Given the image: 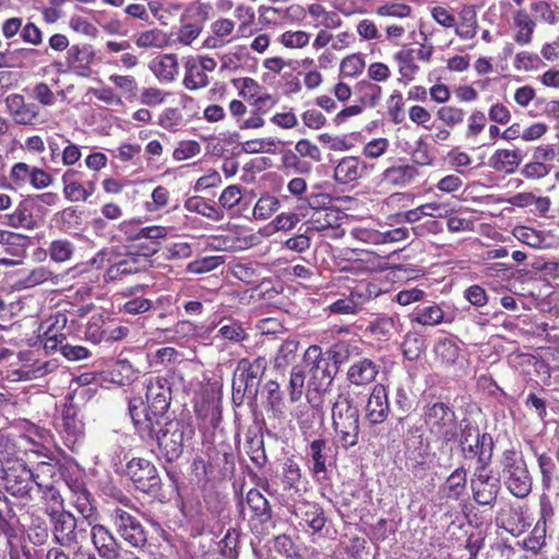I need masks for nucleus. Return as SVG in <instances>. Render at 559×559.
<instances>
[{
    "instance_id": "cd10ccee",
    "label": "nucleus",
    "mask_w": 559,
    "mask_h": 559,
    "mask_svg": "<svg viewBox=\"0 0 559 559\" xmlns=\"http://www.w3.org/2000/svg\"><path fill=\"white\" fill-rule=\"evenodd\" d=\"M443 310L436 304L419 305L412 314V321L421 325H437L442 322Z\"/></svg>"
},
{
    "instance_id": "473e14b6",
    "label": "nucleus",
    "mask_w": 559,
    "mask_h": 559,
    "mask_svg": "<svg viewBox=\"0 0 559 559\" xmlns=\"http://www.w3.org/2000/svg\"><path fill=\"white\" fill-rule=\"evenodd\" d=\"M418 171L412 165L392 166L384 170L383 179L392 185L405 186L409 183Z\"/></svg>"
},
{
    "instance_id": "ea45409f",
    "label": "nucleus",
    "mask_w": 559,
    "mask_h": 559,
    "mask_svg": "<svg viewBox=\"0 0 559 559\" xmlns=\"http://www.w3.org/2000/svg\"><path fill=\"white\" fill-rule=\"evenodd\" d=\"M299 342L296 340H286L283 342L274 358V367L276 369H283L292 364L296 357Z\"/></svg>"
},
{
    "instance_id": "5fc2aeb1",
    "label": "nucleus",
    "mask_w": 559,
    "mask_h": 559,
    "mask_svg": "<svg viewBox=\"0 0 559 559\" xmlns=\"http://www.w3.org/2000/svg\"><path fill=\"white\" fill-rule=\"evenodd\" d=\"M537 463L542 474V485L544 489L549 490L552 483V474L555 471V463L552 459L546 453L537 455Z\"/></svg>"
},
{
    "instance_id": "79ce46f5",
    "label": "nucleus",
    "mask_w": 559,
    "mask_h": 559,
    "mask_svg": "<svg viewBox=\"0 0 559 559\" xmlns=\"http://www.w3.org/2000/svg\"><path fill=\"white\" fill-rule=\"evenodd\" d=\"M305 379L306 374L304 369L300 366H294L292 368L288 382V395L292 403H296L301 399L304 394Z\"/></svg>"
},
{
    "instance_id": "a211bd4d",
    "label": "nucleus",
    "mask_w": 559,
    "mask_h": 559,
    "mask_svg": "<svg viewBox=\"0 0 559 559\" xmlns=\"http://www.w3.org/2000/svg\"><path fill=\"white\" fill-rule=\"evenodd\" d=\"M148 269L144 258H138L128 251L123 259L111 264L105 272L106 281H120L123 276L144 272Z\"/></svg>"
},
{
    "instance_id": "423d86ee",
    "label": "nucleus",
    "mask_w": 559,
    "mask_h": 559,
    "mask_svg": "<svg viewBox=\"0 0 559 559\" xmlns=\"http://www.w3.org/2000/svg\"><path fill=\"white\" fill-rule=\"evenodd\" d=\"M267 361L264 357H257L253 360L241 358L237 362L233 378V401L241 405L245 397L255 399L259 392V384L265 372Z\"/></svg>"
},
{
    "instance_id": "49530a36",
    "label": "nucleus",
    "mask_w": 559,
    "mask_h": 559,
    "mask_svg": "<svg viewBox=\"0 0 559 559\" xmlns=\"http://www.w3.org/2000/svg\"><path fill=\"white\" fill-rule=\"evenodd\" d=\"M459 28L461 29L460 33L457 32L459 35L476 34V10L473 5H466L461 10Z\"/></svg>"
},
{
    "instance_id": "13d9d810",
    "label": "nucleus",
    "mask_w": 559,
    "mask_h": 559,
    "mask_svg": "<svg viewBox=\"0 0 559 559\" xmlns=\"http://www.w3.org/2000/svg\"><path fill=\"white\" fill-rule=\"evenodd\" d=\"M241 200V190L239 186L233 185L224 189L218 202L222 207L230 210L237 205Z\"/></svg>"
},
{
    "instance_id": "3c124183",
    "label": "nucleus",
    "mask_w": 559,
    "mask_h": 559,
    "mask_svg": "<svg viewBox=\"0 0 559 559\" xmlns=\"http://www.w3.org/2000/svg\"><path fill=\"white\" fill-rule=\"evenodd\" d=\"M280 202L273 195L261 197L254 205L253 215L255 218L265 219L278 209Z\"/></svg>"
},
{
    "instance_id": "e433bc0d",
    "label": "nucleus",
    "mask_w": 559,
    "mask_h": 559,
    "mask_svg": "<svg viewBox=\"0 0 559 559\" xmlns=\"http://www.w3.org/2000/svg\"><path fill=\"white\" fill-rule=\"evenodd\" d=\"M183 84L189 90L202 88L209 84L207 74L197 66L195 60L187 62Z\"/></svg>"
},
{
    "instance_id": "4c0bfd02",
    "label": "nucleus",
    "mask_w": 559,
    "mask_h": 559,
    "mask_svg": "<svg viewBox=\"0 0 559 559\" xmlns=\"http://www.w3.org/2000/svg\"><path fill=\"white\" fill-rule=\"evenodd\" d=\"M217 336L233 343H241L248 338V334L242 324L233 320H228L227 322H219Z\"/></svg>"
},
{
    "instance_id": "a19ab883",
    "label": "nucleus",
    "mask_w": 559,
    "mask_h": 559,
    "mask_svg": "<svg viewBox=\"0 0 559 559\" xmlns=\"http://www.w3.org/2000/svg\"><path fill=\"white\" fill-rule=\"evenodd\" d=\"M435 353L443 364L452 365L459 358L460 348L454 341L442 338L437 342Z\"/></svg>"
},
{
    "instance_id": "7ed1b4c3",
    "label": "nucleus",
    "mask_w": 559,
    "mask_h": 559,
    "mask_svg": "<svg viewBox=\"0 0 559 559\" xmlns=\"http://www.w3.org/2000/svg\"><path fill=\"white\" fill-rule=\"evenodd\" d=\"M499 463L506 488L516 498H526L532 491L533 478L522 452L507 449L501 453Z\"/></svg>"
},
{
    "instance_id": "aec40b11",
    "label": "nucleus",
    "mask_w": 559,
    "mask_h": 559,
    "mask_svg": "<svg viewBox=\"0 0 559 559\" xmlns=\"http://www.w3.org/2000/svg\"><path fill=\"white\" fill-rule=\"evenodd\" d=\"M378 373L379 365L369 358H364L353 364L346 376L352 384L362 386L373 382Z\"/></svg>"
},
{
    "instance_id": "e2e57ef3",
    "label": "nucleus",
    "mask_w": 559,
    "mask_h": 559,
    "mask_svg": "<svg viewBox=\"0 0 559 559\" xmlns=\"http://www.w3.org/2000/svg\"><path fill=\"white\" fill-rule=\"evenodd\" d=\"M407 237L408 229L399 227L374 235V241L378 243L399 242L405 240Z\"/></svg>"
},
{
    "instance_id": "bb28decb",
    "label": "nucleus",
    "mask_w": 559,
    "mask_h": 559,
    "mask_svg": "<svg viewBox=\"0 0 559 559\" xmlns=\"http://www.w3.org/2000/svg\"><path fill=\"white\" fill-rule=\"evenodd\" d=\"M247 503L253 513V516L260 523H266L272 519V509L267 499L257 489H250L247 493Z\"/></svg>"
},
{
    "instance_id": "6e6552de",
    "label": "nucleus",
    "mask_w": 559,
    "mask_h": 559,
    "mask_svg": "<svg viewBox=\"0 0 559 559\" xmlns=\"http://www.w3.org/2000/svg\"><path fill=\"white\" fill-rule=\"evenodd\" d=\"M304 360L309 367L308 401L311 402L310 392H324L331 384L335 371H331L330 358H325L321 347L309 346L304 355Z\"/></svg>"
},
{
    "instance_id": "f03ea898",
    "label": "nucleus",
    "mask_w": 559,
    "mask_h": 559,
    "mask_svg": "<svg viewBox=\"0 0 559 559\" xmlns=\"http://www.w3.org/2000/svg\"><path fill=\"white\" fill-rule=\"evenodd\" d=\"M460 452L465 461L476 460L477 466H489L493 455V440L490 433L481 432L478 425L468 418L460 421Z\"/></svg>"
},
{
    "instance_id": "1a4fd4ad",
    "label": "nucleus",
    "mask_w": 559,
    "mask_h": 559,
    "mask_svg": "<svg viewBox=\"0 0 559 559\" xmlns=\"http://www.w3.org/2000/svg\"><path fill=\"white\" fill-rule=\"evenodd\" d=\"M110 518L116 534L124 544L135 549L146 546L147 531L136 514L122 508H116Z\"/></svg>"
},
{
    "instance_id": "a18cd8bd",
    "label": "nucleus",
    "mask_w": 559,
    "mask_h": 559,
    "mask_svg": "<svg viewBox=\"0 0 559 559\" xmlns=\"http://www.w3.org/2000/svg\"><path fill=\"white\" fill-rule=\"evenodd\" d=\"M62 428L69 438L75 440L83 433V424L75 417V409L67 407L62 414Z\"/></svg>"
},
{
    "instance_id": "864d4df0",
    "label": "nucleus",
    "mask_w": 559,
    "mask_h": 559,
    "mask_svg": "<svg viewBox=\"0 0 559 559\" xmlns=\"http://www.w3.org/2000/svg\"><path fill=\"white\" fill-rule=\"evenodd\" d=\"M402 347L404 356L408 360H415L424 350V340L416 334H407Z\"/></svg>"
},
{
    "instance_id": "de8ad7c7",
    "label": "nucleus",
    "mask_w": 559,
    "mask_h": 559,
    "mask_svg": "<svg viewBox=\"0 0 559 559\" xmlns=\"http://www.w3.org/2000/svg\"><path fill=\"white\" fill-rule=\"evenodd\" d=\"M167 233L168 230L164 226H147L141 228L135 235L131 236L130 239L140 241L144 238L148 242H156V245L160 246V240L166 238Z\"/></svg>"
},
{
    "instance_id": "5701e85b",
    "label": "nucleus",
    "mask_w": 559,
    "mask_h": 559,
    "mask_svg": "<svg viewBox=\"0 0 559 559\" xmlns=\"http://www.w3.org/2000/svg\"><path fill=\"white\" fill-rule=\"evenodd\" d=\"M467 471L463 466L455 468L445 479L442 491L447 498L459 500L466 490Z\"/></svg>"
},
{
    "instance_id": "2f4dec72",
    "label": "nucleus",
    "mask_w": 559,
    "mask_h": 559,
    "mask_svg": "<svg viewBox=\"0 0 559 559\" xmlns=\"http://www.w3.org/2000/svg\"><path fill=\"white\" fill-rule=\"evenodd\" d=\"M247 443V453L250 456V460L258 466L263 467L267 457L264 450V441L263 437L259 432L249 431L246 436Z\"/></svg>"
},
{
    "instance_id": "4d7b16f0",
    "label": "nucleus",
    "mask_w": 559,
    "mask_h": 559,
    "mask_svg": "<svg viewBox=\"0 0 559 559\" xmlns=\"http://www.w3.org/2000/svg\"><path fill=\"white\" fill-rule=\"evenodd\" d=\"M535 20L545 21L549 24L557 22V16L552 11L550 4L546 1H535L531 4Z\"/></svg>"
},
{
    "instance_id": "37998d69",
    "label": "nucleus",
    "mask_w": 559,
    "mask_h": 559,
    "mask_svg": "<svg viewBox=\"0 0 559 559\" xmlns=\"http://www.w3.org/2000/svg\"><path fill=\"white\" fill-rule=\"evenodd\" d=\"M234 85L239 90V95L249 103L263 94V87L251 78L234 80Z\"/></svg>"
},
{
    "instance_id": "6ab92c4d",
    "label": "nucleus",
    "mask_w": 559,
    "mask_h": 559,
    "mask_svg": "<svg viewBox=\"0 0 559 559\" xmlns=\"http://www.w3.org/2000/svg\"><path fill=\"white\" fill-rule=\"evenodd\" d=\"M367 171V165L356 156L342 158L334 169V179L346 185L361 178Z\"/></svg>"
},
{
    "instance_id": "2eb2a0df",
    "label": "nucleus",
    "mask_w": 559,
    "mask_h": 559,
    "mask_svg": "<svg viewBox=\"0 0 559 559\" xmlns=\"http://www.w3.org/2000/svg\"><path fill=\"white\" fill-rule=\"evenodd\" d=\"M91 538L98 555L103 559H116L117 552L121 546L112 533L102 524H90Z\"/></svg>"
},
{
    "instance_id": "603ef678",
    "label": "nucleus",
    "mask_w": 559,
    "mask_h": 559,
    "mask_svg": "<svg viewBox=\"0 0 559 559\" xmlns=\"http://www.w3.org/2000/svg\"><path fill=\"white\" fill-rule=\"evenodd\" d=\"M223 262V257H205L190 262L187 271L193 274H202L215 270Z\"/></svg>"
},
{
    "instance_id": "f8f14e48",
    "label": "nucleus",
    "mask_w": 559,
    "mask_h": 559,
    "mask_svg": "<svg viewBox=\"0 0 559 559\" xmlns=\"http://www.w3.org/2000/svg\"><path fill=\"white\" fill-rule=\"evenodd\" d=\"M49 523L53 540L62 547H73L78 540V522L74 515L66 510L51 511Z\"/></svg>"
},
{
    "instance_id": "f704fd0d",
    "label": "nucleus",
    "mask_w": 559,
    "mask_h": 559,
    "mask_svg": "<svg viewBox=\"0 0 559 559\" xmlns=\"http://www.w3.org/2000/svg\"><path fill=\"white\" fill-rule=\"evenodd\" d=\"M341 219L342 213L333 206L324 211L314 212L311 216V223L317 230L336 228L340 226Z\"/></svg>"
},
{
    "instance_id": "0e129e2a",
    "label": "nucleus",
    "mask_w": 559,
    "mask_h": 559,
    "mask_svg": "<svg viewBox=\"0 0 559 559\" xmlns=\"http://www.w3.org/2000/svg\"><path fill=\"white\" fill-rule=\"evenodd\" d=\"M201 151L200 144L195 141H185L179 143V146L174 151V158L176 160H186L195 155Z\"/></svg>"
},
{
    "instance_id": "dca6fc26",
    "label": "nucleus",
    "mask_w": 559,
    "mask_h": 559,
    "mask_svg": "<svg viewBox=\"0 0 559 559\" xmlns=\"http://www.w3.org/2000/svg\"><path fill=\"white\" fill-rule=\"evenodd\" d=\"M389 412L386 390L382 384H377L366 405V419L370 425L382 424L388 418Z\"/></svg>"
},
{
    "instance_id": "f257e3e1",
    "label": "nucleus",
    "mask_w": 559,
    "mask_h": 559,
    "mask_svg": "<svg viewBox=\"0 0 559 559\" xmlns=\"http://www.w3.org/2000/svg\"><path fill=\"white\" fill-rule=\"evenodd\" d=\"M145 400L133 396L129 400V414L142 439L153 438L155 426L167 418L171 401L169 382L160 377L151 378L145 383Z\"/></svg>"
},
{
    "instance_id": "9d476101",
    "label": "nucleus",
    "mask_w": 559,
    "mask_h": 559,
    "mask_svg": "<svg viewBox=\"0 0 559 559\" xmlns=\"http://www.w3.org/2000/svg\"><path fill=\"white\" fill-rule=\"evenodd\" d=\"M126 475L135 488L145 493H157L162 488V479L156 466L148 460L134 457L126 466Z\"/></svg>"
},
{
    "instance_id": "72a5a7b5",
    "label": "nucleus",
    "mask_w": 559,
    "mask_h": 559,
    "mask_svg": "<svg viewBox=\"0 0 559 559\" xmlns=\"http://www.w3.org/2000/svg\"><path fill=\"white\" fill-rule=\"evenodd\" d=\"M152 70L159 81L171 82L178 73L176 56L173 53L162 56L158 61L152 63Z\"/></svg>"
},
{
    "instance_id": "c03bdc74",
    "label": "nucleus",
    "mask_w": 559,
    "mask_h": 559,
    "mask_svg": "<svg viewBox=\"0 0 559 559\" xmlns=\"http://www.w3.org/2000/svg\"><path fill=\"white\" fill-rule=\"evenodd\" d=\"M4 221L2 224L19 228L24 227L27 229H33L35 227V222L33 217L27 214V210L24 206H19L14 213L7 214L3 216Z\"/></svg>"
},
{
    "instance_id": "8fccbe9b",
    "label": "nucleus",
    "mask_w": 559,
    "mask_h": 559,
    "mask_svg": "<svg viewBox=\"0 0 559 559\" xmlns=\"http://www.w3.org/2000/svg\"><path fill=\"white\" fill-rule=\"evenodd\" d=\"M352 354L350 345L345 342H340L333 345L328 352L326 357L332 360L335 366V372L338 370V367L346 361L349 360Z\"/></svg>"
},
{
    "instance_id": "4468645a",
    "label": "nucleus",
    "mask_w": 559,
    "mask_h": 559,
    "mask_svg": "<svg viewBox=\"0 0 559 559\" xmlns=\"http://www.w3.org/2000/svg\"><path fill=\"white\" fill-rule=\"evenodd\" d=\"M5 106L15 123L34 126L40 120V111L36 104L26 103L20 94H11L5 98Z\"/></svg>"
},
{
    "instance_id": "69168bd1",
    "label": "nucleus",
    "mask_w": 559,
    "mask_h": 559,
    "mask_svg": "<svg viewBox=\"0 0 559 559\" xmlns=\"http://www.w3.org/2000/svg\"><path fill=\"white\" fill-rule=\"evenodd\" d=\"M296 152L302 157H309L314 162L321 160L320 148L307 139L299 140L295 145Z\"/></svg>"
},
{
    "instance_id": "338daca9",
    "label": "nucleus",
    "mask_w": 559,
    "mask_h": 559,
    "mask_svg": "<svg viewBox=\"0 0 559 559\" xmlns=\"http://www.w3.org/2000/svg\"><path fill=\"white\" fill-rule=\"evenodd\" d=\"M109 81L112 82L124 95H135L138 90L136 81L131 75H110Z\"/></svg>"
},
{
    "instance_id": "680f3d73",
    "label": "nucleus",
    "mask_w": 559,
    "mask_h": 559,
    "mask_svg": "<svg viewBox=\"0 0 559 559\" xmlns=\"http://www.w3.org/2000/svg\"><path fill=\"white\" fill-rule=\"evenodd\" d=\"M32 97L44 106H51L56 102L51 88L44 82L37 83L32 91Z\"/></svg>"
},
{
    "instance_id": "412c9836",
    "label": "nucleus",
    "mask_w": 559,
    "mask_h": 559,
    "mask_svg": "<svg viewBox=\"0 0 559 559\" xmlns=\"http://www.w3.org/2000/svg\"><path fill=\"white\" fill-rule=\"evenodd\" d=\"M71 489L75 493L74 507L78 512L82 514L88 524L96 522L98 513L91 492L82 484H74L71 486Z\"/></svg>"
},
{
    "instance_id": "7c9ffc66",
    "label": "nucleus",
    "mask_w": 559,
    "mask_h": 559,
    "mask_svg": "<svg viewBox=\"0 0 559 559\" xmlns=\"http://www.w3.org/2000/svg\"><path fill=\"white\" fill-rule=\"evenodd\" d=\"M185 209L215 222H218L224 217V213L222 211L213 204L207 203L202 197L188 198L185 202Z\"/></svg>"
},
{
    "instance_id": "a878e982",
    "label": "nucleus",
    "mask_w": 559,
    "mask_h": 559,
    "mask_svg": "<svg viewBox=\"0 0 559 559\" xmlns=\"http://www.w3.org/2000/svg\"><path fill=\"white\" fill-rule=\"evenodd\" d=\"M330 452L331 448L324 439H316L310 443L309 455L313 463L311 471L316 476L326 472Z\"/></svg>"
},
{
    "instance_id": "bf43d9fd",
    "label": "nucleus",
    "mask_w": 559,
    "mask_h": 559,
    "mask_svg": "<svg viewBox=\"0 0 559 559\" xmlns=\"http://www.w3.org/2000/svg\"><path fill=\"white\" fill-rule=\"evenodd\" d=\"M264 390L266 391V405L272 411L280 408L282 404V391L280 384L276 381L270 380L265 383Z\"/></svg>"
},
{
    "instance_id": "09e8293b",
    "label": "nucleus",
    "mask_w": 559,
    "mask_h": 559,
    "mask_svg": "<svg viewBox=\"0 0 559 559\" xmlns=\"http://www.w3.org/2000/svg\"><path fill=\"white\" fill-rule=\"evenodd\" d=\"M73 254V245L66 239L55 240L49 247V257L56 262L68 261Z\"/></svg>"
},
{
    "instance_id": "0eeeda50",
    "label": "nucleus",
    "mask_w": 559,
    "mask_h": 559,
    "mask_svg": "<svg viewBox=\"0 0 559 559\" xmlns=\"http://www.w3.org/2000/svg\"><path fill=\"white\" fill-rule=\"evenodd\" d=\"M425 424L429 432L443 443L455 441L459 438L460 423L454 409L443 402L428 404L424 413Z\"/></svg>"
},
{
    "instance_id": "f3484780",
    "label": "nucleus",
    "mask_w": 559,
    "mask_h": 559,
    "mask_svg": "<svg viewBox=\"0 0 559 559\" xmlns=\"http://www.w3.org/2000/svg\"><path fill=\"white\" fill-rule=\"evenodd\" d=\"M433 47L421 44L418 48H403L396 55L395 59L400 64V73L403 78L412 80L413 75L418 71V67L414 63V59L418 58L428 61L432 55Z\"/></svg>"
},
{
    "instance_id": "9b49d317",
    "label": "nucleus",
    "mask_w": 559,
    "mask_h": 559,
    "mask_svg": "<svg viewBox=\"0 0 559 559\" xmlns=\"http://www.w3.org/2000/svg\"><path fill=\"white\" fill-rule=\"evenodd\" d=\"M487 468L488 466L475 467L471 478V489L477 504L493 507L501 488L500 479L493 477Z\"/></svg>"
},
{
    "instance_id": "c756f323",
    "label": "nucleus",
    "mask_w": 559,
    "mask_h": 559,
    "mask_svg": "<svg viewBox=\"0 0 559 559\" xmlns=\"http://www.w3.org/2000/svg\"><path fill=\"white\" fill-rule=\"evenodd\" d=\"M36 486L43 493L41 499L48 516L51 515V511L64 510L63 499L59 490L50 481L36 480Z\"/></svg>"
},
{
    "instance_id": "4be33fe9",
    "label": "nucleus",
    "mask_w": 559,
    "mask_h": 559,
    "mask_svg": "<svg viewBox=\"0 0 559 559\" xmlns=\"http://www.w3.org/2000/svg\"><path fill=\"white\" fill-rule=\"evenodd\" d=\"M522 154L514 150H497L489 158V166L497 171L512 174L522 162Z\"/></svg>"
},
{
    "instance_id": "774afa93",
    "label": "nucleus",
    "mask_w": 559,
    "mask_h": 559,
    "mask_svg": "<svg viewBox=\"0 0 559 559\" xmlns=\"http://www.w3.org/2000/svg\"><path fill=\"white\" fill-rule=\"evenodd\" d=\"M277 97L267 93H263L261 96L254 98V100H252L249 104L252 106L253 111L263 116L267 114L277 104Z\"/></svg>"
},
{
    "instance_id": "58836bf2",
    "label": "nucleus",
    "mask_w": 559,
    "mask_h": 559,
    "mask_svg": "<svg viewBox=\"0 0 559 559\" xmlns=\"http://www.w3.org/2000/svg\"><path fill=\"white\" fill-rule=\"evenodd\" d=\"M356 92L360 95V103L367 107H376L381 98V87L369 81H360Z\"/></svg>"
},
{
    "instance_id": "6e6d98bb",
    "label": "nucleus",
    "mask_w": 559,
    "mask_h": 559,
    "mask_svg": "<svg viewBox=\"0 0 559 559\" xmlns=\"http://www.w3.org/2000/svg\"><path fill=\"white\" fill-rule=\"evenodd\" d=\"M438 118L449 127L461 123L464 119V111L461 108L444 106L437 112Z\"/></svg>"
},
{
    "instance_id": "c9c22d12",
    "label": "nucleus",
    "mask_w": 559,
    "mask_h": 559,
    "mask_svg": "<svg viewBox=\"0 0 559 559\" xmlns=\"http://www.w3.org/2000/svg\"><path fill=\"white\" fill-rule=\"evenodd\" d=\"M399 318L381 316L369 323L368 331L377 338H390L397 330Z\"/></svg>"
},
{
    "instance_id": "ddd939ff",
    "label": "nucleus",
    "mask_w": 559,
    "mask_h": 559,
    "mask_svg": "<svg viewBox=\"0 0 559 559\" xmlns=\"http://www.w3.org/2000/svg\"><path fill=\"white\" fill-rule=\"evenodd\" d=\"M34 472L23 464L12 466L4 472L5 489L14 497L31 498Z\"/></svg>"
},
{
    "instance_id": "052dcab7",
    "label": "nucleus",
    "mask_w": 559,
    "mask_h": 559,
    "mask_svg": "<svg viewBox=\"0 0 559 559\" xmlns=\"http://www.w3.org/2000/svg\"><path fill=\"white\" fill-rule=\"evenodd\" d=\"M365 67L364 60L356 56H349L343 59L341 63V74L343 76H355L360 73Z\"/></svg>"
},
{
    "instance_id": "c85d7f7f",
    "label": "nucleus",
    "mask_w": 559,
    "mask_h": 559,
    "mask_svg": "<svg viewBox=\"0 0 559 559\" xmlns=\"http://www.w3.org/2000/svg\"><path fill=\"white\" fill-rule=\"evenodd\" d=\"M76 174L75 170L69 169L62 175L63 195L70 202H84L87 200V193L83 183L74 179Z\"/></svg>"
},
{
    "instance_id": "20e7f679",
    "label": "nucleus",
    "mask_w": 559,
    "mask_h": 559,
    "mask_svg": "<svg viewBox=\"0 0 559 559\" xmlns=\"http://www.w3.org/2000/svg\"><path fill=\"white\" fill-rule=\"evenodd\" d=\"M193 435V427L183 420L165 419L160 426H155L154 437L144 440H156L160 454L171 463L181 456L186 441Z\"/></svg>"
},
{
    "instance_id": "393cba45",
    "label": "nucleus",
    "mask_w": 559,
    "mask_h": 559,
    "mask_svg": "<svg viewBox=\"0 0 559 559\" xmlns=\"http://www.w3.org/2000/svg\"><path fill=\"white\" fill-rule=\"evenodd\" d=\"M297 515H299L301 521L314 533L320 532L326 523L323 509L317 503H302L298 508Z\"/></svg>"
},
{
    "instance_id": "39448f33",
    "label": "nucleus",
    "mask_w": 559,
    "mask_h": 559,
    "mask_svg": "<svg viewBox=\"0 0 559 559\" xmlns=\"http://www.w3.org/2000/svg\"><path fill=\"white\" fill-rule=\"evenodd\" d=\"M359 418V411L349 396L340 394L332 405V426L344 449L358 443Z\"/></svg>"
},
{
    "instance_id": "b1692460",
    "label": "nucleus",
    "mask_w": 559,
    "mask_h": 559,
    "mask_svg": "<svg viewBox=\"0 0 559 559\" xmlns=\"http://www.w3.org/2000/svg\"><path fill=\"white\" fill-rule=\"evenodd\" d=\"M69 62L80 74L86 75L95 59L94 50L90 45H73L69 51Z\"/></svg>"
}]
</instances>
